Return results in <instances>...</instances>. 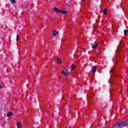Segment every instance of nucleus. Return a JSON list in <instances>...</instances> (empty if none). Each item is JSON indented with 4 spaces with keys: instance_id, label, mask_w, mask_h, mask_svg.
Instances as JSON below:
<instances>
[{
    "instance_id": "obj_11",
    "label": "nucleus",
    "mask_w": 128,
    "mask_h": 128,
    "mask_svg": "<svg viewBox=\"0 0 128 128\" xmlns=\"http://www.w3.org/2000/svg\"><path fill=\"white\" fill-rule=\"evenodd\" d=\"M76 65L74 64H72V70H76Z\"/></svg>"
},
{
    "instance_id": "obj_21",
    "label": "nucleus",
    "mask_w": 128,
    "mask_h": 128,
    "mask_svg": "<svg viewBox=\"0 0 128 128\" xmlns=\"http://www.w3.org/2000/svg\"><path fill=\"white\" fill-rule=\"evenodd\" d=\"M82 0V2H84V0Z\"/></svg>"
},
{
    "instance_id": "obj_14",
    "label": "nucleus",
    "mask_w": 128,
    "mask_h": 128,
    "mask_svg": "<svg viewBox=\"0 0 128 128\" xmlns=\"http://www.w3.org/2000/svg\"><path fill=\"white\" fill-rule=\"evenodd\" d=\"M108 82H109V84H114L112 83V80H108Z\"/></svg>"
},
{
    "instance_id": "obj_9",
    "label": "nucleus",
    "mask_w": 128,
    "mask_h": 128,
    "mask_svg": "<svg viewBox=\"0 0 128 128\" xmlns=\"http://www.w3.org/2000/svg\"><path fill=\"white\" fill-rule=\"evenodd\" d=\"M60 12H62V14H68V11L62 10H61Z\"/></svg>"
},
{
    "instance_id": "obj_18",
    "label": "nucleus",
    "mask_w": 128,
    "mask_h": 128,
    "mask_svg": "<svg viewBox=\"0 0 128 128\" xmlns=\"http://www.w3.org/2000/svg\"><path fill=\"white\" fill-rule=\"evenodd\" d=\"M113 70H114V69L112 68L110 71V73L111 74Z\"/></svg>"
},
{
    "instance_id": "obj_6",
    "label": "nucleus",
    "mask_w": 128,
    "mask_h": 128,
    "mask_svg": "<svg viewBox=\"0 0 128 128\" xmlns=\"http://www.w3.org/2000/svg\"><path fill=\"white\" fill-rule=\"evenodd\" d=\"M59 34L60 32H58V31L54 30L53 32V36H56L57 34Z\"/></svg>"
},
{
    "instance_id": "obj_24",
    "label": "nucleus",
    "mask_w": 128,
    "mask_h": 128,
    "mask_svg": "<svg viewBox=\"0 0 128 128\" xmlns=\"http://www.w3.org/2000/svg\"><path fill=\"white\" fill-rule=\"evenodd\" d=\"M120 43L119 44V46H120Z\"/></svg>"
},
{
    "instance_id": "obj_1",
    "label": "nucleus",
    "mask_w": 128,
    "mask_h": 128,
    "mask_svg": "<svg viewBox=\"0 0 128 128\" xmlns=\"http://www.w3.org/2000/svg\"><path fill=\"white\" fill-rule=\"evenodd\" d=\"M128 126V122H122L116 123L113 126L114 128H116V126H120V128H122L124 126Z\"/></svg>"
},
{
    "instance_id": "obj_7",
    "label": "nucleus",
    "mask_w": 128,
    "mask_h": 128,
    "mask_svg": "<svg viewBox=\"0 0 128 128\" xmlns=\"http://www.w3.org/2000/svg\"><path fill=\"white\" fill-rule=\"evenodd\" d=\"M12 112H9L7 114V116H8V118H12Z\"/></svg>"
},
{
    "instance_id": "obj_19",
    "label": "nucleus",
    "mask_w": 128,
    "mask_h": 128,
    "mask_svg": "<svg viewBox=\"0 0 128 128\" xmlns=\"http://www.w3.org/2000/svg\"><path fill=\"white\" fill-rule=\"evenodd\" d=\"M2 88V86L0 84V88Z\"/></svg>"
},
{
    "instance_id": "obj_2",
    "label": "nucleus",
    "mask_w": 128,
    "mask_h": 128,
    "mask_svg": "<svg viewBox=\"0 0 128 128\" xmlns=\"http://www.w3.org/2000/svg\"><path fill=\"white\" fill-rule=\"evenodd\" d=\"M62 74H64V76H68L70 74V72L68 70H62Z\"/></svg>"
},
{
    "instance_id": "obj_5",
    "label": "nucleus",
    "mask_w": 128,
    "mask_h": 128,
    "mask_svg": "<svg viewBox=\"0 0 128 128\" xmlns=\"http://www.w3.org/2000/svg\"><path fill=\"white\" fill-rule=\"evenodd\" d=\"M96 66H94L93 67H92V72H93V74H96Z\"/></svg>"
},
{
    "instance_id": "obj_3",
    "label": "nucleus",
    "mask_w": 128,
    "mask_h": 128,
    "mask_svg": "<svg viewBox=\"0 0 128 128\" xmlns=\"http://www.w3.org/2000/svg\"><path fill=\"white\" fill-rule=\"evenodd\" d=\"M54 12H57L58 14H60V12L62 11L60 10H59L58 8H56V7H54Z\"/></svg>"
},
{
    "instance_id": "obj_22",
    "label": "nucleus",
    "mask_w": 128,
    "mask_h": 128,
    "mask_svg": "<svg viewBox=\"0 0 128 128\" xmlns=\"http://www.w3.org/2000/svg\"><path fill=\"white\" fill-rule=\"evenodd\" d=\"M118 46H120V45H118Z\"/></svg>"
},
{
    "instance_id": "obj_12",
    "label": "nucleus",
    "mask_w": 128,
    "mask_h": 128,
    "mask_svg": "<svg viewBox=\"0 0 128 128\" xmlns=\"http://www.w3.org/2000/svg\"><path fill=\"white\" fill-rule=\"evenodd\" d=\"M10 2H11L12 4H16V0H10Z\"/></svg>"
},
{
    "instance_id": "obj_13",
    "label": "nucleus",
    "mask_w": 128,
    "mask_h": 128,
    "mask_svg": "<svg viewBox=\"0 0 128 128\" xmlns=\"http://www.w3.org/2000/svg\"><path fill=\"white\" fill-rule=\"evenodd\" d=\"M94 44H93V43L90 44V46H91L92 48H94Z\"/></svg>"
},
{
    "instance_id": "obj_26",
    "label": "nucleus",
    "mask_w": 128,
    "mask_h": 128,
    "mask_svg": "<svg viewBox=\"0 0 128 128\" xmlns=\"http://www.w3.org/2000/svg\"><path fill=\"white\" fill-rule=\"evenodd\" d=\"M70 128L69 127V128Z\"/></svg>"
},
{
    "instance_id": "obj_4",
    "label": "nucleus",
    "mask_w": 128,
    "mask_h": 128,
    "mask_svg": "<svg viewBox=\"0 0 128 128\" xmlns=\"http://www.w3.org/2000/svg\"><path fill=\"white\" fill-rule=\"evenodd\" d=\"M56 62L58 64H62V61L60 58H58Z\"/></svg>"
},
{
    "instance_id": "obj_25",
    "label": "nucleus",
    "mask_w": 128,
    "mask_h": 128,
    "mask_svg": "<svg viewBox=\"0 0 128 128\" xmlns=\"http://www.w3.org/2000/svg\"><path fill=\"white\" fill-rule=\"evenodd\" d=\"M120 42H122V41H120Z\"/></svg>"
},
{
    "instance_id": "obj_20",
    "label": "nucleus",
    "mask_w": 128,
    "mask_h": 128,
    "mask_svg": "<svg viewBox=\"0 0 128 128\" xmlns=\"http://www.w3.org/2000/svg\"><path fill=\"white\" fill-rule=\"evenodd\" d=\"M96 52V53L98 52H97V51H96V52Z\"/></svg>"
},
{
    "instance_id": "obj_8",
    "label": "nucleus",
    "mask_w": 128,
    "mask_h": 128,
    "mask_svg": "<svg viewBox=\"0 0 128 128\" xmlns=\"http://www.w3.org/2000/svg\"><path fill=\"white\" fill-rule=\"evenodd\" d=\"M103 14H105V16H106L108 14V9L105 8L103 10Z\"/></svg>"
},
{
    "instance_id": "obj_15",
    "label": "nucleus",
    "mask_w": 128,
    "mask_h": 128,
    "mask_svg": "<svg viewBox=\"0 0 128 128\" xmlns=\"http://www.w3.org/2000/svg\"><path fill=\"white\" fill-rule=\"evenodd\" d=\"M126 34H128V30H124V35L126 36Z\"/></svg>"
},
{
    "instance_id": "obj_10",
    "label": "nucleus",
    "mask_w": 128,
    "mask_h": 128,
    "mask_svg": "<svg viewBox=\"0 0 128 128\" xmlns=\"http://www.w3.org/2000/svg\"><path fill=\"white\" fill-rule=\"evenodd\" d=\"M22 124H20V122H18V124H17V127L18 128H22Z\"/></svg>"
},
{
    "instance_id": "obj_23",
    "label": "nucleus",
    "mask_w": 128,
    "mask_h": 128,
    "mask_svg": "<svg viewBox=\"0 0 128 128\" xmlns=\"http://www.w3.org/2000/svg\"><path fill=\"white\" fill-rule=\"evenodd\" d=\"M63 100H64V97L63 98Z\"/></svg>"
},
{
    "instance_id": "obj_16",
    "label": "nucleus",
    "mask_w": 128,
    "mask_h": 128,
    "mask_svg": "<svg viewBox=\"0 0 128 128\" xmlns=\"http://www.w3.org/2000/svg\"><path fill=\"white\" fill-rule=\"evenodd\" d=\"M16 40L17 42H18V40H20V36L18 35L16 36Z\"/></svg>"
},
{
    "instance_id": "obj_17",
    "label": "nucleus",
    "mask_w": 128,
    "mask_h": 128,
    "mask_svg": "<svg viewBox=\"0 0 128 128\" xmlns=\"http://www.w3.org/2000/svg\"><path fill=\"white\" fill-rule=\"evenodd\" d=\"M98 44H96L94 46V48H98Z\"/></svg>"
}]
</instances>
